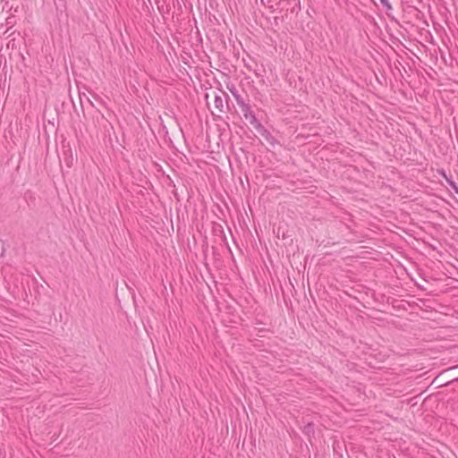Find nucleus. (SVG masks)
<instances>
[{
    "instance_id": "obj_1",
    "label": "nucleus",
    "mask_w": 458,
    "mask_h": 458,
    "mask_svg": "<svg viewBox=\"0 0 458 458\" xmlns=\"http://www.w3.org/2000/svg\"><path fill=\"white\" fill-rule=\"evenodd\" d=\"M242 114L246 120L263 136L265 133L269 134V132L265 129V127L261 124V123L257 119L255 114L251 110V107L249 104L241 107Z\"/></svg>"
},
{
    "instance_id": "obj_6",
    "label": "nucleus",
    "mask_w": 458,
    "mask_h": 458,
    "mask_svg": "<svg viewBox=\"0 0 458 458\" xmlns=\"http://www.w3.org/2000/svg\"><path fill=\"white\" fill-rule=\"evenodd\" d=\"M303 432L310 436L314 435V424L312 422H309L304 426Z\"/></svg>"
},
{
    "instance_id": "obj_2",
    "label": "nucleus",
    "mask_w": 458,
    "mask_h": 458,
    "mask_svg": "<svg viewBox=\"0 0 458 458\" xmlns=\"http://www.w3.org/2000/svg\"><path fill=\"white\" fill-rule=\"evenodd\" d=\"M262 4L268 6L269 8H274V4L277 5V8L284 9V7H287L288 5H292L291 7V13H294L296 7H298V10L301 9L300 7V1L299 0H261Z\"/></svg>"
},
{
    "instance_id": "obj_3",
    "label": "nucleus",
    "mask_w": 458,
    "mask_h": 458,
    "mask_svg": "<svg viewBox=\"0 0 458 458\" xmlns=\"http://www.w3.org/2000/svg\"><path fill=\"white\" fill-rule=\"evenodd\" d=\"M215 108L218 113L225 112L223 98L219 95L215 96Z\"/></svg>"
},
{
    "instance_id": "obj_9",
    "label": "nucleus",
    "mask_w": 458,
    "mask_h": 458,
    "mask_svg": "<svg viewBox=\"0 0 458 458\" xmlns=\"http://www.w3.org/2000/svg\"><path fill=\"white\" fill-rule=\"evenodd\" d=\"M228 89L230 90L233 96L238 93V90L233 85L232 87H228Z\"/></svg>"
},
{
    "instance_id": "obj_11",
    "label": "nucleus",
    "mask_w": 458,
    "mask_h": 458,
    "mask_svg": "<svg viewBox=\"0 0 458 458\" xmlns=\"http://www.w3.org/2000/svg\"><path fill=\"white\" fill-rule=\"evenodd\" d=\"M221 92H222V94H223V95H225V98H226L227 99L229 98V97H228L227 93H225V91H221Z\"/></svg>"
},
{
    "instance_id": "obj_5",
    "label": "nucleus",
    "mask_w": 458,
    "mask_h": 458,
    "mask_svg": "<svg viewBox=\"0 0 458 458\" xmlns=\"http://www.w3.org/2000/svg\"><path fill=\"white\" fill-rule=\"evenodd\" d=\"M57 11L63 12L66 9V0H54Z\"/></svg>"
},
{
    "instance_id": "obj_10",
    "label": "nucleus",
    "mask_w": 458,
    "mask_h": 458,
    "mask_svg": "<svg viewBox=\"0 0 458 458\" xmlns=\"http://www.w3.org/2000/svg\"><path fill=\"white\" fill-rule=\"evenodd\" d=\"M240 96H241V95L239 94V92H238L237 94L233 95V97H234V98H235V99H238V98H239Z\"/></svg>"
},
{
    "instance_id": "obj_8",
    "label": "nucleus",
    "mask_w": 458,
    "mask_h": 458,
    "mask_svg": "<svg viewBox=\"0 0 458 458\" xmlns=\"http://www.w3.org/2000/svg\"><path fill=\"white\" fill-rule=\"evenodd\" d=\"M235 100H236L237 105H238L240 107H242V106H245V105L247 104V103H245V102H244V100H243V98H242V96H240V97L238 98V99H235Z\"/></svg>"
},
{
    "instance_id": "obj_4",
    "label": "nucleus",
    "mask_w": 458,
    "mask_h": 458,
    "mask_svg": "<svg viewBox=\"0 0 458 458\" xmlns=\"http://www.w3.org/2000/svg\"><path fill=\"white\" fill-rule=\"evenodd\" d=\"M440 174L443 175V177L445 179L446 182L449 184V186L456 192L458 193V185L456 184V182L451 178V177H448L446 174H445V172L444 170H442L440 172Z\"/></svg>"
},
{
    "instance_id": "obj_7",
    "label": "nucleus",
    "mask_w": 458,
    "mask_h": 458,
    "mask_svg": "<svg viewBox=\"0 0 458 458\" xmlns=\"http://www.w3.org/2000/svg\"><path fill=\"white\" fill-rule=\"evenodd\" d=\"M379 1L386 7V10H391L392 9V5L388 2V0H379Z\"/></svg>"
}]
</instances>
